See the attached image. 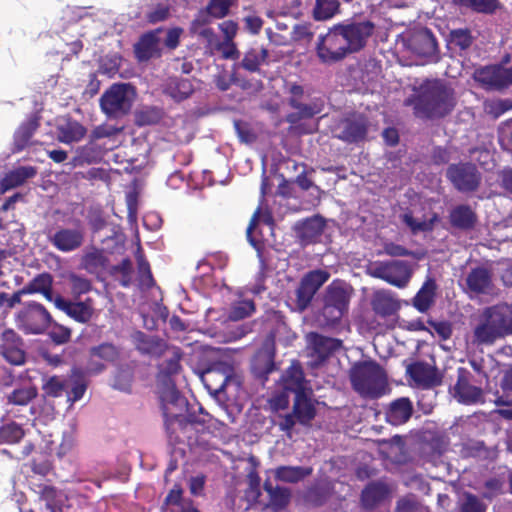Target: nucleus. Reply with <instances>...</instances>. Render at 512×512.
I'll return each mask as SVG.
<instances>
[{"label":"nucleus","mask_w":512,"mask_h":512,"mask_svg":"<svg viewBox=\"0 0 512 512\" xmlns=\"http://www.w3.org/2000/svg\"><path fill=\"white\" fill-rule=\"evenodd\" d=\"M162 356L165 359L158 366L157 386L165 426L167 431L170 432L176 423L181 424L183 417L182 411L186 406L185 398L177 390L172 379V376L178 374L181 369L180 360L182 358V352L178 347H170L167 345Z\"/></svg>","instance_id":"f257e3e1"},{"label":"nucleus","mask_w":512,"mask_h":512,"mask_svg":"<svg viewBox=\"0 0 512 512\" xmlns=\"http://www.w3.org/2000/svg\"><path fill=\"white\" fill-rule=\"evenodd\" d=\"M470 343L477 348L490 347L512 335V305L502 303L486 307L471 323Z\"/></svg>","instance_id":"f03ea898"},{"label":"nucleus","mask_w":512,"mask_h":512,"mask_svg":"<svg viewBox=\"0 0 512 512\" xmlns=\"http://www.w3.org/2000/svg\"><path fill=\"white\" fill-rule=\"evenodd\" d=\"M406 106H413L414 114L421 119L441 118L454 107L453 90L441 80H426L415 95L405 99Z\"/></svg>","instance_id":"7ed1b4c3"},{"label":"nucleus","mask_w":512,"mask_h":512,"mask_svg":"<svg viewBox=\"0 0 512 512\" xmlns=\"http://www.w3.org/2000/svg\"><path fill=\"white\" fill-rule=\"evenodd\" d=\"M349 378L354 391L363 398L378 399L388 390L386 372L372 360L356 362L349 371Z\"/></svg>","instance_id":"20e7f679"},{"label":"nucleus","mask_w":512,"mask_h":512,"mask_svg":"<svg viewBox=\"0 0 512 512\" xmlns=\"http://www.w3.org/2000/svg\"><path fill=\"white\" fill-rule=\"evenodd\" d=\"M316 54L319 60L324 64L340 62L348 55L353 54L338 24L329 28L326 34L318 37Z\"/></svg>","instance_id":"39448f33"},{"label":"nucleus","mask_w":512,"mask_h":512,"mask_svg":"<svg viewBox=\"0 0 512 512\" xmlns=\"http://www.w3.org/2000/svg\"><path fill=\"white\" fill-rule=\"evenodd\" d=\"M135 97L131 84L115 83L100 98V107L109 117L117 118L126 115Z\"/></svg>","instance_id":"423d86ee"},{"label":"nucleus","mask_w":512,"mask_h":512,"mask_svg":"<svg viewBox=\"0 0 512 512\" xmlns=\"http://www.w3.org/2000/svg\"><path fill=\"white\" fill-rule=\"evenodd\" d=\"M369 273L397 288L406 287L412 277L409 263L402 260L376 262L369 268Z\"/></svg>","instance_id":"0eeeda50"},{"label":"nucleus","mask_w":512,"mask_h":512,"mask_svg":"<svg viewBox=\"0 0 512 512\" xmlns=\"http://www.w3.org/2000/svg\"><path fill=\"white\" fill-rule=\"evenodd\" d=\"M52 321L50 313L43 305L30 302L16 316V323L19 329L26 334H41Z\"/></svg>","instance_id":"6e6552de"},{"label":"nucleus","mask_w":512,"mask_h":512,"mask_svg":"<svg viewBox=\"0 0 512 512\" xmlns=\"http://www.w3.org/2000/svg\"><path fill=\"white\" fill-rule=\"evenodd\" d=\"M232 0H210L205 11H201L193 20L191 25L192 33L202 37L208 44H212L215 39V33L211 28L206 27L210 17H225L231 6Z\"/></svg>","instance_id":"1a4fd4ad"},{"label":"nucleus","mask_w":512,"mask_h":512,"mask_svg":"<svg viewBox=\"0 0 512 512\" xmlns=\"http://www.w3.org/2000/svg\"><path fill=\"white\" fill-rule=\"evenodd\" d=\"M308 365L312 368L322 365L331 355L342 348V341L318 333L307 336Z\"/></svg>","instance_id":"9d476101"},{"label":"nucleus","mask_w":512,"mask_h":512,"mask_svg":"<svg viewBox=\"0 0 512 512\" xmlns=\"http://www.w3.org/2000/svg\"><path fill=\"white\" fill-rule=\"evenodd\" d=\"M446 176L460 192L475 191L481 182V175L471 163L452 164L448 167Z\"/></svg>","instance_id":"9b49d317"},{"label":"nucleus","mask_w":512,"mask_h":512,"mask_svg":"<svg viewBox=\"0 0 512 512\" xmlns=\"http://www.w3.org/2000/svg\"><path fill=\"white\" fill-rule=\"evenodd\" d=\"M353 53L361 51L373 35L375 25L369 20H346L338 23Z\"/></svg>","instance_id":"f8f14e48"},{"label":"nucleus","mask_w":512,"mask_h":512,"mask_svg":"<svg viewBox=\"0 0 512 512\" xmlns=\"http://www.w3.org/2000/svg\"><path fill=\"white\" fill-rule=\"evenodd\" d=\"M474 78L487 89L502 90L512 86V67L501 64L481 67L475 71Z\"/></svg>","instance_id":"ddd939ff"},{"label":"nucleus","mask_w":512,"mask_h":512,"mask_svg":"<svg viewBox=\"0 0 512 512\" xmlns=\"http://www.w3.org/2000/svg\"><path fill=\"white\" fill-rule=\"evenodd\" d=\"M23 237L24 233L19 224L11 223L4 226L0 223V274H3L6 263L10 264V258L21 247Z\"/></svg>","instance_id":"4468645a"},{"label":"nucleus","mask_w":512,"mask_h":512,"mask_svg":"<svg viewBox=\"0 0 512 512\" xmlns=\"http://www.w3.org/2000/svg\"><path fill=\"white\" fill-rule=\"evenodd\" d=\"M120 355L119 349L112 343H102L89 350V359L85 366L88 375H99L106 369V364L115 362Z\"/></svg>","instance_id":"2eb2a0df"},{"label":"nucleus","mask_w":512,"mask_h":512,"mask_svg":"<svg viewBox=\"0 0 512 512\" xmlns=\"http://www.w3.org/2000/svg\"><path fill=\"white\" fill-rule=\"evenodd\" d=\"M330 274L325 270H313L301 280L296 290L297 306L300 310L306 309L320 287L329 279Z\"/></svg>","instance_id":"dca6fc26"},{"label":"nucleus","mask_w":512,"mask_h":512,"mask_svg":"<svg viewBox=\"0 0 512 512\" xmlns=\"http://www.w3.org/2000/svg\"><path fill=\"white\" fill-rule=\"evenodd\" d=\"M368 132V121L362 115L343 119L334 128V136L347 143L363 141Z\"/></svg>","instance_id":"f3484780"},{"label":"nucleus","mask_w":512,"mask_h":512,"mask_svg":"<svg viewBox=\"0 0 512 512\" xmlns=\"http://www.w3.org/2000/svg\"><path fill=\"white\" fill-rule=\"evenodd\" d=\"M452 391L454 398L462 404L470 405L483 401L482 389L476 385L471 373L463 368L458 370L457 382Z\"/></svg>","instance_id":"a211bd4d"},{"label":"nucleus","mask_w":512,"mask_h":512,"mask_svg":"<svg viewBox=\"0 0 512 512\" xmlns=\"http://www.w3.org/2000/svg\"><path fill=\"white\" fill-rule=\"evenodd\" d=\"M0 356L12 365H22L25 353L21 338L13 331L0 326Z\"/></svg>","instance_id":"6ab92c4d"},{"label":"nucleus","mask_w":512,"mask_h":512,"mask_svg":"<svg viewBox=\"0 0 512 512\" xmlns=\"http://www.w3.org/2000/svg\"><path fill=\"white\" fill-rule=\"evenodd\" d=\"M51 245L62 253H70L82 247L85 234L82 228L60 227L48 235Z\"/></svg>","instance_id":"aec40b11"},{"label":"nucleus","mask_w":512,"mask_h":512,"mask_svg":"<svg viewBox=\"0 0 512 512\" xmlns=\"http://www.w3.org/2000/svg\"><path fill=\"white\" fill-rule=\"evenodd\" d=\"M164 30L155 29L143 34L134 45L136 58L143 62L152 58H158L162 54V34Z\"/></svg>","instance_id":"412c9836"},{"label":"nucleus","mask_w":512,"mask_h":512,"mask_svg":"<svg viewBox=\"0 0 512 512\" xmlns=\"http://www.w3.org/2000/svg\"><path fill=\"white\" fill-rule=\"evenodd\" d=\"M325 226L326 223L324 218L316 215L305 220L298 221L294 225V231L301 245L307 246L320 240Z\"/></svg>","instance_id":"4be33fe9"},{"label":"nucleus","mask_w":512,"mask_h":512,"mask_svg":"<svg viewBox=\"0 0 512 512\" xmlns=\"http://www.w3.org/2000/svg\"><path fill=\"white\" fill-rule=\"evenodd\" d=\"M406 373L417 387L432 388L441 382L436 368L422 361L409 364Z\"/></svg>","instance_id":"5701e85b"},{"label":"nucleus","mask_w":512,"mask_h":512,"mask_svg":"<svg viewBox=\"0 0 512 512\" xmlns=\"http://www.w3.org/2000/svg\"><path fill=\"white\" fill-rule=\"evenodd\" d=\"M409 49L429 61L435 60L438 52L436 38L428 29L413 34L407 41Z\"/></svg>","instance_id":"b1692460"},{"label":"nucleus","mask_w":512,"mask_h":512,"mask_svg":"<svg viewBox=\"0 0 512 512\" xmlns=\"http://www.w3.org/2000/svg\"><path fill=\"white\" fill-rule=\"evenodd\" d=\"M132 340L139 353L152 358L161 357L167 347L166 342L162 339L141 331L134 332Z\"/></svg>","instance_id":"393cba45"},{"label":"nucleus","mask_w":512,"mask_h":512,"mask_svg":"<svg viewBox=\"0 0 512 512\" xmlns=\"http://www.w3.org/2000/svg\"><path fill=\"white\" fill-rule=\"evenodd\" d=\"M413 414V404L407 397H400L392 401L385 413L386 421L399 426L406 423Z\"/></svg>","instance_id":"a878e982"},{"label":"nucleus","mask_w":512,"mask_h":512,"mask_svg":"<svg viewBox=\"0 0 512 512\" xmlns=\"http://www.w3.org/2000/svg\"><path fill=\"white\" fill-rule=\"evenodd\" d=\"M448 218L450 225L461 231L472 230L477 223L475 211L467 204H459L453 207Z\"/></svg>","instance_id":"bb28decb"},{"label":"nucleus","mask_w":512,"mask_h":512,"mask_svg":"<svg viewBox=\"0 0 512 512\" xmlns=\"http://www.w3.org/2000/svg\"><path fill=\"white\" fill-rule=\"evenodd\" d=\"M324 302L346 313L350 302V287L344 282H332L327 287Z\"/></svg>","instance_id":"cd10ccee"},{"label":"nucleus","mask_w":512,"mask_h":512,"mask_svg":"<svg viewBox=\"0 0 512 512\" xmlns=\"http://www.w3.org/2000/svg\"><path fill=\"white\" fill-rule=\"evenodd\" d=\"M324 302L346 313L350 302V287L344 282H332L327 287Z\"/></svg>","instance_id":"c85d7f7f"},{"label":"nucleus","mask_w":512,"mask_h":512,"mask_svg":"<svg viewBox=\"0 0 512 512\" xmlns=\"http://www.w3.org/2000/svg\"><path fill=\"white\" fill-rule=\"evenodd\" d=\"M55 306L80 323H86L92 316V307L87 302H70L61 296L55 297Z\"/></svg>","instance_id":"c756f323"},{"label":"nucleus","mask_w":512,"mask_h":512,"mask_svg":"<svg viewBox=\"0 0 512 512\" xmlns=\"http://www.w3.org/2000/svg\"><path fill=\"white\" fill-rule=\"evenodd\" d=\"M37 169L34 166H19L8 173L0 180V193L16 188L24 184L28 179L35 177Z\"/></svg>","instance_id":"7c9ffc66"},{"label":"nucleus","mask_w":512,"mask_h":512,"mask_svg":"<svg viewBox=\"0 0 512 512\" xmlns=\"http://www.w3.org/2000/svg\"><path fill=\"white\" fill-rule=\"evenodd\" d=\"M312 391L295 396L292 413L298 423L307 426L316 415L314 403L311 399Z\"/></svg>","instance_id":"2f4dec72"},{"label":"nucleus","mask_w":512,"mask_h":512,"mask_svg":"<svg viewBox=\"0 0 512 512\" xmlns=\"http://www.w3.org/2000/svg\"><path fill=\"white\" fill-rule=\"evenodd\" d=\"M466 285L475 294H487L492 288V275L484 267L473 268L466 277Z\"/></svg>","instance_id":"473e14b6"},{"label":"nucleus","mask_w":512,"mask_h":512,"mask_svg":"<svg viewBox=\"0 0 512 512\" xmlns=\"http://www.w3.org/2000/svg\"><path fill=\"white\" fill-rule=\"evenodd\" d=\"M282 379L285 389L294 392L295 396L312 391L307 386L304 373L298 363H292L285 371Z\"/></svg>","instance_id":"72a5a7b5"},{"label":"nucleus","mask_w":512,"mask_h":512,"mask_svg":"<svg viewBox=\"0 0 512 512\" xmlns=\"http://www.w3.org/2000/svg\"><path fill=\"white\" fill-rule=\"evenodd\" d=\"M390 493L389 487L382 481L369 483L361 493V503L366 509H372Z\"/></svg>","instance_id":"f704fd0d"},{"label":"nucleus","mask_w":512,"mask_h":512,"mask_svg":"<svg viewBox=\"0 0 512 512\" xmlns=\"http://www.w3.org/2000/svg\"><path fill=\"white\" fill-rule=\"evenodd\" d=\"M262 224L269 231H272V218L268 215L261 216L260 210L258 209L253 217L251 218L250 224L247 227V239L249 243L257 250L260 251L261 243L263 241L262 230L258 231V226Z\"/></svg>","instance_id":"c9c22d12"},{"label":"nucleus","mask_w":512,"mask_h":512,"mask_svg":"<svg viewBox=\"0 0 512 512\" xmlns=\"http://www.w3.org/2000/svg\"><path fill=\"white\" fill-rule=\"evenodd\" d=\"M53 277L50 273L44 272L35 276L23 288L25 294H42L46 300L54 302L55 298L52 293Z\"/></svg>","instance_id":"e433bc0d"},{"label":"nucleus","mask_w":512,"mask_h":512,"mask_svg":"<svg viewBox=\"0 0 512 512\" xmlns=\"http://www.w3.org/2000/svg\"><path fill=\"white\" fill-rule=\"evenodd\" d=\"M86 128L75 120H66L57 126V139L64 144L79 142L86 134Z\"/></svg>","instance_id":"4c0bfd02"},{"label":"nucleus","mask_w":512,"mask_h":512,"mask_svg":"<svg viewBox=\"0 0 512 512\" xmlns=\"http://www.w3.org/2000/svg\"><path fill=\"white\" fill-rule=\"evenodd\" d=\"M311 467L304 466H279L272 470L277 481L284 483H298L312 473Z\"/></svg>","instance_id":"58836bf2"},{"label":"nucleus","mask_w":512,"mask_h":512,"mask_svg":"<svg viewBox=\"0 0 512 512\" xmlns=\"http://www.w3.org/2000/svg\"><path fill=\"white\" fill-rule=\"evenodd\" d=\"M107 259L102 250L95 247L87 248L80 262V267L91 274H98L106 267Z\"/></svg>","instance_id":"ea45409f"},{"label":"nucleus","mask_w":512,"mask_h":512,"mask_svg":"<svg viewBox=\"0 0 512 512\" xmlns=\"http://www.w3.org/2000/svg\"><path fill=\"white\" fill-rule=\"evenodd\" d=\"M436 289V282L428 278L413 298V306L421 313L428 311L434 303Z\"/></svg>","instance_id":"a19ab883"},{"label":"nucleus","mask_w":512,"mask_h":512,"mask_svg":"<svg viewBox=\"0 0 512 512\" xmlns=\"http://www.w3.org/2000/svg\"><path fill=\"white\" fill-rule=\"evenodd\" d=\"M263 488L269 496V503L274 511L282 510L290 503L291 491L288 488L273 486L270 480L264 482Z\"/></svg>","instance_id":"79ce46f5"},{"label":"nucleus","mask_w":512,"mask_h":512,"mask_svg":"<svg viewBox=\"0 0 512 512\" xmlns=\"http://www.w3.org/2000/svg\"><path fill=\"white\" fill-rule=\"evenodd\" d=\"M372 307L376 314L380 316H391L398 309L397 300L388 291H377L372 299Z\"/></svg>","instance_id":"37998d69"},{"label":"nucleus","mask_w":512,"mask_h":512,"mask_svg":"<svg viewBox=\"0 0 512 512\" xmlns=\"http://www.w3.org/2000/svg\"><path fill=\"white\" fill-rule=\"evenodd\" d=\"M37 395L38 391L35 386H19L6 395V403L12 407H27Z\"/></svg>","instance_id":"c03bdc74"},{"label":"nucleus","mask_w":512,"mask_h":512,"mask_svg":"<svg viewBox=\"0 0 512 512\" xmlns=\"http://www.w3.org/2000/svg\"><path fill=\"white\" fill-rule=\"evenodd\" d=\"M29 413L34 420H40L46 424L55 419L56 409L54 401L42 396L41 399L29 406Z\"/></svg>","instance_id":"a18cd8bd"},{"label":"nucleus","mask_w":512,"mask_h":512,"mask_svg":"<svg viewBox=\"0 0 512 512\" xmlns=\"http://www.w3.org/2000/svg\"><path fill=\"white\" fill-rule=\"evenodd\" d=\"M193 90L192 82L186 78L170 79L165 87V93L177 102L187 99Z\"/></svg>","instance_id":"49530a36"},{"label":"nucleus","mask_w":512,"mask_h":512,"mask_svg":"<svg viewBox=\"0 0 512 512\" xmlns=\"http://www.w3.org/2000/svg\"><path fill=\"white\" fill-rule=\"evenodd\" d=\"M201 381L211 395L222 392L228 382V376L216 369H208L201 376Z\"/></svg>","instance_id":"de8ad7c7"},{"label":"nucleus","mask_w":512,"mask_h":512,"mask_svg":"<svg viewBox=\"0 0 512 512\" xmlns=\"http://www.w3.org/2000/svg\"><path fill=\"white\" fill-rule=\"evenodd\" d=\"M38 125V118L33 115L18 127L14 133V145L17 151L23 150L29 144L30 138Z\"/></svg>","instance_id":"09e8293b"},{"label":"nucleus","mask_w":512,"mask_h":512,"mask_svg":"<svg viewBox=\"0 0 512 512\" xmlns=\"http://www.w3.org/2000/svg\"><path fill=\"white\" fill-rule=\"evenodd\" d=\"M288 103L293 109L299 112L302 119L312 118L320 114L324 108V101L320 98H315L309 103H302L298 99H289Z\"/></svg>","instance_id":"8fccbe9b"},{"label":"nucleus","mask_w":512,"mask_h":512,"mask_svg":"<svg viewBox=\"0 0 512 512\" xmlns=\"http://www.w3.org/2000/svg\"><path fill=\"white\" fill-rule=\"evenodd\" d=\"M42 389L47 398H57L68 389V379L61 376H48L43 379Z\"/></svg>","instance_id":"3c124183"},{"label":"nucleus","mask_w":512,"mask_h":512,"mask_svg":"<svg viewBox=\"0 0 512 512\" xmlns=\"http://www.w3.org/2000/svg\"><path fill=\"white\" fill-rule=\"evenodd\" d=\"M340 8L338 0H315L313 17L317 21H326L334 17Z\"/></svg>","instance_id":"603ef678"},{"label":"nucleus","mask_w":512,"mask_h":512,"mask_svg":"<svg viewBox=\"0 0 512 512\" xmlns=\"http://www.w3.org/2000/svg\"><path fill=\"white\" fill-rule=\"evenodd\" d=\"M267 57H268L267 49L252 48L245 53L240 65L243 69H245L249 72H258L261 64L266 61Z\"/></svg>","instance_id":"864d4df0"},{"label":"nucleus","mask_w":512,"mask_h":512,"mask_svg":"<svg viewBox=\"0 0 512 512\" xmlns=\"http://www.w3.org/2000/svg\"><path fill=\"white\" fill-rule=\"evenodd\" d=\"M275 368V362L270 353H259L252 362V370L259 378L267 379L268 375L272 373Z\"/></svg>","instance_id":"5fc2aeb1"},{"label":"nucleus","mask_w":512,"mask_h":512,"mask_svg":"<svg viewBox=\"0 0 512 512\" xmlns=\"http://www.w3.org/2000/svg\"><path fill=\"white\" fill-rule=\"evenodd\" d=\"M68 388H70V390L66 391L67 402L71 406L75 402L82 399V397L84 396V393L86 392V389H87V382L82 376H79L76 373H73L68 378Z\"/></svg>","instance_id":"6e6d98bb"},{"label":"nucleus","mask_w":512,"mask_h":512,"mask_svg":"<svg viewBox=\"0 0 512 512\" xmlns=\"http://www.w3.org/2000/svg\"><path fill=\"white\" fill-rule=\"evenodd\" d=\"M495 403L498 406L512 405V366L508 368L500 381V391L497 392Z\"/></svg>","instance_id":"4d7b16f0"},{"label":"nucleus","mask_w":512,"mask_h":512,"mask_svg":"<svg viewBox=\"0 0 512 512\" xmlns=\"http://www.w3.org/2000/svg\"><path fill=\"white\" fill-rule=\"evenodd\" d=\"M133 380V371L129 366L117 367L115 374L111 381V386L114 389L123 392H129Z\"/></svg>","instance_id":"13d9d810"},{"label":"nucleus","mask_w":512,"mask_h":512,"mask_svg":"<svg viewBox=\"0 0 512 512\" xmlns=\"http://www.w3.org/2000/svg\"><path fill=\"white\" fill-rule=\"evenodd\" d=\"M23 436L24 431L22 427L16 423H8L0 427V445L18 443ZM0 451L7 453L5 449H0Z\"/></svg>","instance_id":"bf43d9fd"},{"label":"nucleus","mask_w":512,"mask_h":512,"mask_svg":"<svg viewBox=\"0 0 512 512\" xmlns=\"http://www.w3.org/2000/svg\"><path fill=\"white\" fill-rule=\"evenodd\" d=\"M345 312L324 302V306L317 316V321L322 327H333L339 323Z\"/></svg>","instance_id":"052dcab7"},{"label":"nucleus","mask_w":512,"mask_h":512,"mask_svg":"<svg viewBox=\"0 0 512 512\" xmlns=\"http://www.w3.org/2000/svg\"><path fill=\"white\" fill-rule=\"evenodd\" d=\"M437 219V215H434L429 220L415 219L411 213H405L402 215V221L411 229L413 234L432 231Z\"/></svg>","instance_id":"680f3d73"},{"label":"nucleus","mask_w":512,"mask_h":512,"mask_svg":"<svg viewBox=\"0 0 512 512\" xmlns=\"http://www.w3.org/2000/svg\"><path fill=\"white\" fill-rule=\"evenodd\" d=\"M255 311V304L253 300L242 299L235 301L229 312V319L238 321L250 316Z\"/></svg>","instance_id":"e2e57ef3"},{"label":"nucleus","mask_w":512,"mask_h":512,"mask_svg":"<svg viewBox=\"0 0 512 512\" xmlns=\"http://www.w3.org/2000/svg\"><path fill=\"white\" fill-rule=\"evenodd\" d=\"M454 2L479 13H492L498 7L497 0H454Z\"/></svg>","instance_id":"0e129e2a"},{"label":"nucleus","mask_w":512,"mask_h":512,"mask_svg":"<svg viewBox=\"0 0 512 512\" xmlns=\"http://www.w3.org/2000/svg\"><path fill=\"white\" fill-rule=\"evenodd\" d=\"M68 282L70 284L72 293L76 296H80L82 294L88 293L91 288V282L84 276L78 275L76 273H70L67 277Z\"/></svg>","instance_id":"69168bd1"},{"label":"nucleus","mask_w":512,"mask_h":512,"mask_svg":"<svg viewBox=\"0 0 512 512\" xmlns=\"http://www.w3.org/2000/svg\"><path fill=\"white\" fill-rule=\"evenodd\" d=\"M473 42V37L468 29H455L450 32V43L460 50L468 49Z\"/></svg>","instance_id":"338daca9"},{"label":"nucleus","mask_w":512,"mask_h":512,"mask_svg":"<svg viewBox=\"0 0 512 512\" xmlns=\"http://www.w3.org/2000/svg\"><path fill=\"white\" fill-rule=\"evenodd\" d=\"M460 512H486V505L477 496L467 493L461 503Z\"/></svg>","instance_id":"774afa93"}]
</instances>
